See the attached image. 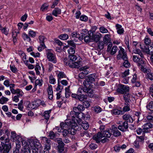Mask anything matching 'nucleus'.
<instances>
[{"instance_id":"obj_29","label":"nucleus","mask_w":153,"mask_h":153,"mask_svg":"<svg viewBox=\"0 0 153 153\" xmlns=\"http://www.w3.org/2000/svg\"><path fill=\"white\" fill-rule=\"evenodd\" d=\"M23 93H21L17 94L16 95L13 97L12 100L13 101L16 102H17L19 100V97H22V96Z\"/></svg>"},{"instance_id":"obj_44","label":"nucleus","mask_w":153,"mask_h":153,"mask_svg":"<svg viewBox=\"0 0 153 153\" xmlns=\"http://www.w3.org/2000/svg\"><path fill=\"white\" fill-rule=\"evenodd\" d=\"M12 36L14 43L17 41V33L16 31H13L12 33Z\"/></svg>"},{"instance_id":"obj_57","label":"nucleus","mask_w":153,"mask_h":153,"mask_svg":"<svg viewBox=\"0 0 153 153\" xmlns=\"http://www.w3.org/2000/svg\"><path fill=\"white\" fill-rule=\"evenodd\" d=\"M22 37L24 40L26 39L29 42H30L31 41V39L25 33H23L22 35Z\"/></svg>"},{"instance_id":"obj_59","label":"nucleus","mask_w":153,"mask_h":153,"mask_svg":"<svg viewBox=\"0 0 153 153\" xmlns=\"http://www.w3.org/2000/svg\"><path fill=\"white\" fill-rule=\"evenodd\" d=\"M65 95L66 98H67L69 97L71 95V93L69 92V89L68 88H65Z\"/></svg>"},{"instance_id":"obj_9","label":"nucleus","mask_w":153,"mask_h":153,"mask_svg":"<svg viewBox=\"0 0 153 153\" xmlns=\"http://www.w3.org/2000/svg\"><path fill=\"white\" fill-rule=\"evenodd\" d=\"M88 68L87 66H85L80 68V70L82 71L79 74L78 77L80 79L84 78L85 75L88 74L89 71L87 70Z\"/></svg>"},{"instance_id":"obj_58","label":"nucleus","mask_w":153,"mask_h":153,"mask_svg":"<svg viewBox=\"0 0 153 153\" xmlns=\"http://www.w3.org/2000/svg\"><path fill=\"white\" fill-rule=\"evenodd\" d=\"M87 93V95H88V96L90 97H91L94 96L93 91L92 89L90 88Z\"/></svg>"},{"instance_id":"obj_21","label":"nucleus","mask_w":153,"mask_h":153,"mask_svg":"<svg viewBox=\"0 0 153 153\" xmlns=\"http://www.w3.org/2000/svg\"><path fill=\"white\" fill-rule=\"evenodd\" d=\"M56 142L58 144V149L64 147V144L62 138H57L56 140Z\"/></svg>"},{"instance_id":"obj_40","label":"nucleus","mask_w":153,"mask_h":153,"mask_svg":"<svg viewBox=\"0 0 153 153\" xmlns=\"http://www.w3.org/2000/svg\"><path fill=\"white\" fill-rule=\"evenodd\" d=\"M129 70L128 69L126 70L124 72H122L120 74V76L122 78L126 77L129 74Z\"/></svg>"},{"instance_id":"obj_36","label":"nucleus","mask_w":153,"mask_h":153,"mask_svg":"<svg viewBox=\"0 0 153 153\" xmlns=\"http://www.w3.org/2000/svg\"><path fill=\"white\" fill-rule=\"evenodd\" d=\"M111 113L115 115H119L120 114H123V111H121L116 109L111 110Z\"/></svg>"},{"instance_id":"obj_10","label":"nucleus","mask_w":153,"mask_h":153,"mask_svg":"<svg viewBox=\"0 0 153 153\" xmlns=\"http://www.w3.org/2000/svg\"><path fill=\"white\" fill-rule=\"evenodd\" d=\"M71 127V128H69L68 129L69 134L74 135L76 133V130L78 129V125L76 123H75Z\"/></svg>"},{"instance_id":"obj_25","label":"nucleus","mask_w":153,"mask_h":153,"mask_svg":"<svg viewBox=\"0 0 153 153\" xmlns=\"http://www.w3.org/2000/svg\"><path fill=\"white\" fill-rule=\"evenodd\" d=\"M143 64H141V65H139L137 64V65L138 67H140V69L141 70L144 72V73H148L150 72V70L148 68H146L143 65Z\"/></svg>"},{"instance_id":"obj_34","label":"nucleus","mask_w":153,"mask_h":153,"mask_svg":"<svg viewBox=\"0 0 153 153\" xmlns=\"http://www.w3.org/2000/svg\"><path fill=\"white\" fill-rule=\"evenodd\" d=\"M118 50L117 47L116 46H113L111 48V51H110V53L113 55L114 54L117 52Z\"/></svg>"},{"instance_id":"obj_5","label":"nucleus","mask_w":153,"mask_h":153,"mask_svg":"<svg viewBox=\"0 0 153 153\" xmlns=\"http://www.w3.org/2000/svg\"><path fill=\"white\" fill-rule=\"evenodd\" d=\"M130 90L129 87L127 85L122 84H120L117 89V93L122 94H123L129 92Z\"/></svg>"},{"instance_id":"obj_24","label":"nucleus","mask_w":153,"mask_h":153,"mask_svg":"<svg viewBox=\"0 0 153 153\" xmlns=\"http://www.w3.org/2000/svg\"><path fill=\"white\" fill-rule=\"evenodd\" d=\"M41 101L40 100H37L33 101L30 105L33 106V108L38 107L41 105Z\"/></svg>"},{"instance_id":"obj_32","label":"nucleus","mask_w":153,"mask_h":153,"mask_svg":"<svg viewBox=\"0 0 153 153\" xmlns=\"http://www.w3.org/2000/svg\"><path fill=\"white\" fill-rule=\"evenodd\" d=\"M91 82H90V80H88V78H87L84 81L83 84L85 87H88V88L91 85Z\"/></svg>"},{"instance_id":"obj_39","label":"nucleus","mask_w":153,"mask_h":153,"mask_svg":"<svg viewBox=\"0 0 153 153\" xmlns=\"http://www.w3.org/2000/svg\"><path fill=\"white\" fill-rule=\"evenodd\" d=\"M77 58L76 56L74 54L69 55L68 56V59L70 60L71 62L75 61Z\"/></svg>"},{"instance_id":"obj_43","label":"nucleus","mask_w":153,"mask_h":153,"mask_svg":"<svg viewBox=\"0 0 153 153\" xmlns=\"http://www.w3.org/2000/svg\"><path fill=\"white\" fill-rule=\"evenodd\" d=\"M59 38L62 40H66L68 38V36L66 34H62L59 36Z\"/></svg>"},{"instance_id":"obj_23","label":"nucleus","mask_w":153,"mask_h":153,"mask_svg":"<svg viewBox=\"0 0 153 153\" xmlns=\"http://www.w3.org/2000/svg\"><path fill=\"white\" fill-rule=\"evenodd\" d=\"M84 36V40L85 42H89L91 41L92 37L91 38V33H88L87 34H85Z\"/></svg>"},{"instance_id":"obj_30","label":"nucleus","mask_w":153,"mask_h":153,"mask_svg":"<svg viewBox=\"0 0 153 153\" xmlns=\"http://www.w3.org/2000/svg\"><path fill=\"white\" fill-rule=\"evenodd\" d=\"M82 127L85 130L87 129L89 126V125L88 123L86 121H84L82 122L81 123V124Z\"/></svg>"},{"instance_id":"obj_7","label":"nucleus","mask_w":153,"mask_h":153,"mask_svg":"<svg viewBox=\"0 0 153 153\" xmlns=\"http://www.w3.org/2000/svg\"><path fill=\"white\" fill-rule=\"evenodd\" d=\"M11 148V144L9 143H1L0 146V151L2 153H8Z\"/></svg>"},{"instance_id":"obj_54","label":"nucleus","mask_w":153,"mask_h":153,"mask_svg":"<svg viewBox=\"0 0 153 153\" xmlns=\"http://www.w3.org/2000/svg\"><path fill=\"white\" fill-rule=\"evenodd\" d=\"M99 29L100 32L102 33H106L108 32V30L103 26L100 27Z\"/></svg>"},{"instance_id":"obj_48","label":"nucleus","mask_w":153,"mask_h":153,"mask_svg":"<svg viewBox=\"0 0 153 153\" xmlns=\"http://www.w3.org/2000/svg\"><path fill=\"white\" fill-rule=\"evenodd\" d=\"M104 44L102 41L99 42L97 45L98 49L100 50L103 49L104 48Z\"/></svg>"},{"instance_id":"obj_64","label":"nucleus","mask_w":153,"mask_h":153,"mask_svg":"<svg viewBox=\"0 0 153 153\" xmlns=\"http://www.w3.org/2000/svg\"><path fill=\"white\" fill-rule=\"evenodd\" d=\"M147 74V78L151 80H153V73H148Z\"/></svg>"},{"instance_id":"obj_13","label":"nucleus","mask_w":153,"mask_h":153,"mask_svg":"<svg viewBox=\"0 0 153 153\" xmlns=\"http://www.w3.org/2000/svg\"><path fill=\"white\" fill-rule=\"evenodd\" d=\"M47 57L50 61L53 63L56 62V60L55 56L50 51H48L47 53Z\"/></svg>"},{"instance_id":"obj_51","label":"nucleus","mask_w":153,"mask_h":153,"mask_svg":"<svg viewBox=\"0 0 153 153\" xmlns=\"http://www.w3.org/2000/svg\"><path fill=\"white\" fill-rule=\"evenodd\" d=\"M43 83V80L42 79H37L35 81V85L41 86L42 85Z\"/></svg>"},{"instance_id":"obj_6","label":"nucleus","mask_w":153,"mask_h":153,"mask_svg":"<svg viewBox=\"0 0 153 153\" xmlns=\"http://www.w3.org/2000/svg\"><path fill=\"white\" fill-rule=\"evenodd\" d=\"M85 110V107L83 105H79L77 107H74L73 108V111L70 112V114L68 115V116L70 117V115L74 116V114H78V113L83 111Z\"/></svg>"},{"instance_id":"obj_33","label":"nucleus","mask_w":153,"mask_h":153,"mask_svg":"<svg viewBox=\"0 0 153 153\" xmlns=\"http://www.w3.org/2000/svg\"><path fill=\"white\" fill-rule=\"evenodd\" d=\"M129 103H125V106L123 108V111H124L126 112L130 110Z\"/></svg>"},{"instance_id":"obj_62","label":"nucleus","mask_w":153,"mask_h":153,"mask_svg":"<svg viewBox=\"0 0 153 153\" xmlns=\"http://www.w3.org/2000/svg\"><path fill=\"white\" fill-rule=\"evenodd\" d=\"M48 5L47 4L45 3L43 4L41 6V10L42 11H44L47 10L48 9Z\"/></svg>"},{"instance_id":"obj_19","label":"nucleus","mask_w":153,"mask_h":153,"mask_svg":"<svg viewBox=\"0 0 153 153\" xmlns=\"http://www.w3.org/2000/svg\"><path fill=\"white\" fill-rule=\"evenodd\" d=\"M111 42L110 35L109 34H106L103 38V42L104 43L107 45Z\"/></svg>"},{"instance_id":"obj_2","label":"nucleus","mask_w":153,"mask_h":153,"mask_svg":"<svg viewBox=\"0 0 153 153\" xmlns=\"http://www.w3.org/2000/svg\"><path fill=\"white\" fill-rule=\"evenodd\" d=\"M134 53L137 54L139 55L140 57L138 55H133L132 57V60L133 61L138 64L139 65L141 64H145V62L144 60V56L140 50L135 48L133 51Z\"/></svg>"},{"instance_id":"obj_8","label":"nucleus","mask_w":153,"mask_h":153,"mask_svg":"<svg viewBox=\"0 0 153 153\" xmlns=\"http://www.w3.org/2000/svg\"><path fill=\"white\" fill-rule=\"evenodd\" d=\"M119 48L120 50L119 51L118 54L117 56V59L120 60L121 59H126L127 56L124 49L121 46Z\"/></svg>"},{"instance_id":"obj_38","label":"nucleus","mask_w":153,"mask_h":153,"mask_svg":"<svg viewBox=\"0 0 153 153\" xmlns=\"http://www.w3.org/2000/svg\"><path fill=\"white\" fill-rule=\"evenodd\" d=\"M10 89L11 93L13 94H19V93H23V92L22 91H20V89H18L16 90H15L14 88Z\"/></svg>"},{"instance_id":"obj_31","label":"nucleus","mask_w":153,"mask_h":153,"mask_svg":"<svg viewBox=\"0 0 153 153\" xmlns=\"http://www.w3.org/2000/svg\"><path fill=\"white\" fill-rule=\"evenodd\" d=\"M39 39L40 45L42 47H44V45H45L44 43V41L46 39V38L44 36H40L39 37Z\"/></svg>"},{"instance_id":"obj_56","label":"nucleus","mask_w":153,"mask_h":153,"mask_svg":"<svg viewBox=\"0 0 153 153\" xmlns=\"http://www.w3.org/2000/svg\"><path fill=\"white\" fill-rule=\"evenodd\" d=\"M56 81V80L52 75H51L49 77V82L52 84H54Z\"/></svg>"},{"instance_id":"obj_12","label":"nucleus","mask_w":153,"mask_h":153,"mask_svg":"<svg viewBox=\"0 0 153 153\" xmlns=\"http://www.w3.org/2000/svg\"><path fill=\"white\" fill-rule=\"evenodd\" d=\"M128 128V123L126 121L124 122L122 124H120L118 126V128L123 132L126 131Z\"/></svg>"},{"instance_id":"obj_22","label":"nucleus","mask_w":153,"mask_h":153,"mask_svg":"<svg viewBox=\"0 0 153 153\" xmlns=\"http://www.w3.org/2000/svg\"><path fill=\"white\" fill-rule=\"evenodd\" d=\"M96 74H93L89 75L87 78L88 80H90V82L92 83L95 81V79L97 78Z\"/></svg>"},{"instance_id":"obj_16","label":"nucleus","mask_w":153,"mask_h":153,"mask_svg":"<svg viewBox=\"0 0 153 153\" xmlns=\"http://www.w3.org/2000/svg\"><path fill=\"white\" fill-rule=\"evenodd\" d=\"M153 127V125L150 123L145 124L143 126V128L142 129L143 133H146L148 132V129Z\"/></svg>"},{"instance_id":"obj_37","label":"nucleus","mask_w":153,"mask_h":153,"mask_svg":"<svg viewBox=\"0 0 153 153\" xmlns=\"http://www.w3.org/2000/svg\"><path fill=\"white\" fill-rule=\"evenodd\" d=\"M86 98V96L84 94H78L77 99L80 101L83 102Z\"/></svg>"},{"instance_id":"obj_1","label":"nucleus","mask_w":153,"mask_h":153,"mask_svg":"<svg viewBox=\"0 0 153 153\" xmlns=\"http://www.w3.org/2000/svg\"><path fill=\"white\" fill-rule=\"evenodd\" d=\"M21 138L19 135H17L15 138V140H17L16 142V147L15 149L13 150V153H30V149L28 145H25L19 152V149L21 148V142L19 140H21Z\"/></svg>"},{"instance_id":"obj_63","label":"nucleus","mask_w":153,"mask_h":153,"mask_svg":"<svg viewBox=\"0 0 153 153\" xmlns=\"http://www.w3.org/2000/svg\"><path fill=\"white\" fill-rule=\"evenodd\" d=\"M63 88V86L59 85V82H58V86L56 88V90L57 91H59L60 92Z\"/></svg>"},{"instance_id":"obj_3","label":"nucleus","mask_w":153,"mask_h":153,"mask_svg":"<svg viewBox=\"0 0 153 153\" xmlns=\"http://www.w3.org/2000/svg\"><path fill=\"white\" fill-rule=\"evenodd\" d=\"M42 142L45 145L44 149H39V153H49V150L51 149V140L48 139L45 137H43L42 139Z\"/></svg>"},{"instance_id":"obj_61","label":"nucleus","mask_w":153,"mask_h":153,"mask_svg":"<svg viewBox=\"0 0 153 153\" xmlns=\"http://www.w3.org/2000/svg\"><path fill=\"white\" fill-rule=\"evenodd\" d=\"M37 32L34 31L33 30H30L29 31V35L32 37H34L36 36Z\"/></svg>"},{"instance_id":"obj_53","label":"nucleus","mask_w":153,"mask_h":153,"mask_svg":"<svg viewBox=\"0 0 153 153\" xmlns=\"http://www.w3.org/2000/svg\"><path fill=\"white\" fill-rule=\"evenodd\" d=\"M75 48L71 47L68 50V51L69 55L74 54V53Z\"/></svg>"},{"instance_id":"obj_15","label":"nucleus","mask_w":153,"mask_h":153,"mask_svg":"<svg viewBox=\"0 0 153 153\" xmlns=\"http://www.w3.org/2000/svg\"><path fill=\"white\" fill-rule=\"evenodd\" d=\"M111 132L115 137H118L121 135V132L118 130L117 128L113 125L111 127Z\"/></svg>"},{"instance_id":"obj_42","label":"nucleus","mask_w":153,"mask_h":153,"mask_svg":"<svg viewBox=\"0 0 153 153\" xmlns=\"http://www.w3.org/2000/svg\"><path fill=\"white\" fill-rule=\"evenodd\" d=\"M93 110L96 113H98L101 111V108L98 106H96L93 108Z\"/></svg>"},{"instance_id":"obj_11","label":"nucleus","mask_w":153,"mask_h":153,"mask_svg":"<svg viewBox=\"0 0 153 153\" xmlns=\"http://www.w3.org/2000/svg\"><path fill=\"white\" fill-rule=\"evenodd\" d=\"M102 37V35L99 33H96L94 34L92 33V40L95 42H97L99 41Z\"/></svg>"},{"instance_id":"obj_18","label":"nucleus","mask_w":153,"mask_h":153,"mask_svg":"<svg viewBox=\"0 0 153 153\" xmlns=\"http://www.w3.org/2000/svg\"><path fill=\"white\" fill-rule=\"evenodd\" d=\"M81 64V62L80 61H77L76 62H71L69 67L72 68H78L80 66Z\"/></svg>"},{"instance_id":"obj_55","label":"nucleus","mask_w":153,"mask_h":153,"mask_svg":"<svg viewBox=\"0 0 153 153\" xmlns=\"http://www.w3.org/2000/svg\"><path fill=\"white\" fill-rule=\"evenodd\" d=\"M135 114L136 116L138 117L137 119L138 121H141L142 120V117L140 118V117L141 116V114L140 112L137 111L136 112Z\"/></svg>"},{"instance_id":"obj_20","label":"nucleus","mask_w":153,"mask_h":153,"mask_svg":"<svg viewBox=\"0 0 153 153\" xmlns=\"http://www.w3.org/2000/svg\"><path fill=\"white\" fill-rule=\"evenodd\" d=\"M123 94V98L125 103H130V101H131L130 100V94L128 92Z\"/></svg>"},{"instance_id":"obj_47","label":"nucleus","mask_w":153,"mask_h":153,"mask_svg":"<svg viewBox=\"0 0 153 153\" xmlns=\"http://www.w3.org/2000/svg\"><path fill=\"white\" fill-rule=\"evenodd\" d=\"M51 112V110L46 111L45 112V114L44 115L45 118L46 120H48L50 117V114Z\"/></svg>"},{"instance_id":"obj_60","label":"nucleus","mask_w":153,"mask_h":153,"mask_svg":"<svg viewBox=\"0 0 153 153\" xmlns=\"http://www.w3.org/2000/svg\"><path fill=\"white\" fill-rule=\"evenodd\" d=\"M83 105H84L86 108L89 107L90 105V104L89 101L87 100H84L83 101Z\"/></svg>"},{"instance_id":"obj_26","label":"nucleus","mask_w":153,"mask_h":153,"mask_svg":"<svg viewBox=\"0 0 153 153\" xmlns=\"http://www.w3.org/2000/svg\"><path fill=\"white\" fill-rule=\"evenodd\" d=\"M61 13V10L58 8H56L53 11L52 14L53 15L57 16L58 15L60 14Z\"/></svg>"},{"instance_id":"obj_35","label":"nucleus","mask_w":153,"mask_h":153,"mask_svg":"<svg viewBox=\"0 0 153 153\" xmlns=\"http://www.w3.org/2000/svg\"><path fill=\"white\" fill-rule=\"evenodd\" d=\"M124 62L123 63V66L126 68H128L130 66V64L128 60V57L126 59H123Z\"/></svg>"},{"instance_id":"obj_45","label":"nucleus","mask_w":153,"mask_h":153,"mask_svg":"<svg viewBox=\"0 0 153 153\" xmlns=\"http://www.w3.org/2000/svg\"><path fill=\"white\" fill-rule=\"evenodd\" d=\"M58 82H59V80L61 79L62 78L65 77L66 76L62 72H59L58 75Z\"/></svg>"},{"instance_id":"obj_52","label":"nucleus","mask_w":153,"mask_h":153,"mask_svg":"<svg viewBox=\"0 0 153 153\" xmlns=\"http://www.w3.org/2000/svg\"><path fill=\"white\" fill-rule=\"evenodd\" d=\"M63 61L64 64L67 66H70V64H71V62L70 61V60H68L67 58H65L64 59Z\"/></svg>"},{"instance_id":"obj_50","label":"nucleus","mask_w":153,"mask_h":153,"mask_svg":"<svg viewBox=\"0 0 153 153\" xmlns=\"http://www.w3.org/2000/svg\"><path fill=\"white\" fill-rule=\"evenodd\" d=\"M62 134L64 137H69L70 134L68 129H64L62 131Z\"/></svg>"},{"instance_id":"obj_49","label":"nucleus","mask_w":153,"mask_h":153,"mask_svg":"<svg viewBox=\"0 0 153 153\" xmlns=\"http://www.w3.org/2000/svg\"><path fill=\"white\" fill-rule=\"evenodd\" d=\"M8 100V99L6 97H2L0 99V103L3 104L5 103Z\"/></svg>"},{"instance_id":"obj_41","label":"nucleus","mask_w":153,"mask_h":153,"mask_svg":"<svg viewBox=\"0 0 153 153\" xmlns=\"http://www.w3.org/2000/svg\"><path fill=\"white\" fill-rule=\"evenodd\" d=\"M146 118L150 122H153V112L149 113Z\"/></svg>"},{"instance_id":"obj_27","label":"nucleus","mask_w":153,"mask_h":153,"mask_svg":"<svg viewBox=\"0 0 153 153\" xmlns=\"http://www.w3.org/2000/svg\"><path fill=\"white\" fill-rule=\"evenodd\" d=\"M110 132L111 131L110 130L105 131H104L103 132V133L102 134L103 137H110L111 136V135L112 134L111 133H110Z\"/></svg>"},{"instance_id":"obj_46","label":"nucleus","mask_w":153,"mask_h":153,"mask_svg":"<svg viewBox=\"0 0 153 153\" xmlns=\"http://www.w3.org/2000/svg\"><path fill=\"white\" fill-rule=\"evenodd\" d=\"M146 108L151 111H153V101H151L146 106Z\"/></svg>"},{"instance_id":"obj_17","label":"nucleus","mask_w":153,"mask_h":153,"mask_svg":"<svg viewBox=\"0 0 153 153\" xmlns=\"http://www.w3.org/2000/svg\"><path fill=\"white\" fill-rule=\"evenodd\" d=\"M102 133L98 132L97 135H94L93 137V139L95 140L96 143H98L100 141V139L102 138Z\"/></svg>"},{"instance_id":"obj_4","label":"nucleus","mask_w":153,"mask_h":153,"mask_svg":"<svg viewBox=\"0 0 153 153\" xmlns=\"http://www.w3.org/2000/svg\"><path fill=\"white\" fill-rule=\"evenodd\" d=\"M74 116L72 117V115H70V118H72V120L75 123L80 124L82 120H84L85 117L83 116V114L82 113H79L78 114H74Z\"/></svg>"},{"instance_id":"obj_28","label":"nucleus","mask_w":153,"mask_h":153,"mask_svg":"<svg viewBox=\"0 0 153 153\" xmlns=\"http://www.w3.org/2000/svg\"><path fill=\"white\" fill-rule=\"evenodd\" d=\"M75 123L72 119L71 120L70 119L66 120L65 122V123L66 124L67 127H68L69 126H72V124L74 125Z\"/></svg>"},{"instance_id":"obj_14","label":"nucleus","mask_w":153,"mask_h":153,"mask_svg":"<svg viewBox=\"0 0 153 153\" xmlns=\"http://www.w3.org/2000/svg\"><path fill=\"white\" fill-rule=\"evenodd\" d=\"M123 119L126 122L132 123L133 122V119L130 115L128 114H126L122 116Z\"/></svg>"}]
</instances>
